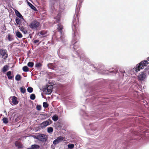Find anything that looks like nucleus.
Listing matches in <instances>:
<instances>
[{"label": "nucleus", "mask_w": 149, "mask_h": 149, "mask_svg": "<svg viewBox=\"0 0 149 149\" xmlns=\"http://www.w3.org/2000/svg\"><path fill=\"white\" fill-rule=\"evenodd\" d=\"M78 17V15L77 13L76 14V18L77 19ZM78 20H77L76 17L74 16L73 18L72 25V41L71 45H70V48H72L74 52L80 58V60L85 61L86 63H89V59L87 58L83 53V52L81 49L78 50L79 48V42L78 40L79 38V36L77 31V29Z\"/></svg>", "instance_id": "nucleus-1"}, {"label": "nucleus", "mask_w": 149, "mask_h": 149, "mask_svg": "<svg viewBox=\"0 0 149 149\" xmlns=\"http://www.w3.org/2000/svg\"><path fill=\"white\" fill-rule=\"evenodd\" d=\"M148 63L146 60H143L141 61L139 63L136 64L133 68V70L136 72H138L146 67Z\"/></svg>", "instance_id": "nucleus-2"}, {"label": "nucleus", "mask_w": 149, "mask_h": 149, "mask_svg": "<svg viewBox=\"0 0 149 149\" xmlns=\"http://www.w3.org/2000/svg\"><path fill=\"white\" fill-rule=\"evenodd\" d=\"M34 138L43 143H45L47 141L48 137L46 134H42L35 136Z\"/></svg>", "instance_id": "nucleus-3"}, {"label": "nucleus", "mask_w": 149, "mask_h": 149, "mask_svg": "<svg viewBox=\"0 0 149 149\" xmlns=\"http://www.w3.org/2000/svg\"><path fill=\"white\" fill-rule=\"evenodd\" d=\"M148 66L146 68L144 69V71L141 72V74H139L138 77L139 80H144L146 77V74H149V71L148 70Z\"/></svg>", "instance_id": "nucleus-4"}, {"label": "nucleus", "mask_w": 149, "mask_h": 149, "mask_svg": "<svg viewBox=\"0 0 149 149\" xmlns=\"http://www.w3.org/2000/svg\"><path fill=\"white\" fill-rule=\"evenodd\" d=\"M63 29V26L62 25L60 24H58L57 29L60 32L61 34L60 37V40L63 42L65 41V36L62 34V29Z\"/></svg>", "instance_id": "nucleus-5"}, {"label": "nucleus", "mask_w": 149, "mask_h": 149, "mask_svg": "<svg viewBox=\"0 0 149 149\" xmlns=\"http://www.w3.org/2000/svg\"><path fill=\"white\" fill-rule=\"evenodd\" d=\"M83 113V116L84 118L86 120H89L90 119H93V118H92L91 117L93 116L91 112H89L88 113H86L83 110H81V113Z\"/></svg>", "instance_id": "nucleus-6"}, {"label": "nucleus", "mask_w": 149, "mask_h": 149, "mask_svg": "<svg viewBox=\"0 0 149 149\" xmlns=\"http://www.w3.org/2000/svg\"><path fill=\"white\" fill-rule=\"evenodd\" d=\"M40 25V23L36 20H33L31 22L29 26L30 28L32 29H36Z\"/></svg>", "instance_id": "nucleus-7"}, {"label": "nucleus", "mask_w": 149, "mask_h": 149, "mask_svg": "<svg viewBox=\"0 0 149 149\" xmlns=\"http://www.w3.org/2000/svg\"><path fill=\"white\" fill-rule=\"evenodd\" d=\"M52 121L50 119H48L42 122L40 124L41 128H45L47 126L49 125L52 123Z\"/></svg>", "instance_id": "nucleus-8"}, {"label": "nucleus", "mask_w": 149, "mask_h": 149, "mask_svg": "<svg viewBox=\"0 0 149 149\" xmlns=\"http://www.w3.org/2000/svg\"><path fill=\"white\" fill-rule=\"evenodd\" d=\"M95 90L93 89L92 87H90L86 91L85 95L86 96H90L95 93Z\"/></svg>", "instance_id": "nucleus-9"}, {"label": "nucleus", "mask_w": 149, "mask_h": 149, "mask_svg": "<svg viewBox=\"0 0 149 149\" xmlns=\"http://www.w3.org/2000/svg\"><path fill=\"white\" fill-rule=\"evenodd\" d=\"M63 140L64 138L63 137L61 136H59L54 141L53 144L54 145H56Z\"/></svg>", "instance_id": "nucleus-10"}, {"label": "nucleus", "mask_w": 149, "mask_h": 149, "mask_svg": "<svg viewBox=\"0 0 149 149\" xmlns=\"http://www.w3.org/2000/svg\"><path fill=\"white\" fill-rule=\"evenodd\" d=\"M6 50L5 49H1L0 50V54L4 58H6L8 57V54H6Z\"/></svg>", "instance_id": "nucleus-11"}, {"label": "nucleus", "mask_w": 149, "mask_h": 149, "mask_svg": "<svg viewBox=\"0 0 149 149\" xmlns=\"http://www.w3.org/2000/svg\"><path fill=\"white\" fill-rule=\"evenodd\" d=\"M52 89L53 86L52 85L48 86L45 89V90H47V94L48 95L50 94L52 91Z\"/></svg>", "instance_id": "nucleus-12"}, {"label": "nucleus", "mask_w": 149, "mask_h": 149, "mask_svg": "<svg viewBox=\"0 0 149 149\" xmlns=\"http://www.w3.org/2000/svg\"><path fill=\"white\" fill-rule=\"evenodd\" d=\"M15 12L16 16L20 19H22L23 20H24V19L21 14L16 10H15Z\"/></svg>", "instance_id": "nucleus-13"}, {"label": "nucleus", "mask_w": 149, "mask_h": 149, "mask_svg": "<svg viewBox=\"0 0 149 149\" xmlns=\"http://www.w3.org/2000/svg\"><path fill=\"white\" fill-rule=\"evenodd\" d=\"M26 27H25L23 26H21L19 28V29L24 34H27L28 33V31L26 30Z\"/></svg>", "instance_id": "nucleus-14"}, {"label": "nucleus", "mask_w": 149, "mask_h": 149, "mask_svg": "<svg viewBox=\"0 0 149 149\" xmlns=\"http://www.w3.org/2000/svg\"><path fill=\"white\" fill-rule=\"evenodd\" d=\"M59 6L60 9L64 10L65 8V2L64 1H60Z\"/></svg>", "instance_id": "nucleus-15"}, {"label": "nucleus", "mask_w": 149, "mask_h": 149, "mask_svg": "<svg viewBox=\"0 0 149 149\" xmlns=\"http://www.w3.org/2000/svg\"><path fill=\"white\" fill-rule=\"evenodd\" d=\"M40 146L37 144L32 145L31 146L27 149H38L40 148Z\"/></svg>", "instance_id": "nucleus-16"}, {"label": "nucleus", "mask_w": 149, "mask_h": 149, "mask_svg": "<svg viewBox=\"0 0 149 149\" xmlns=\"http://www.w3.org/2000/svg\"><path fill=\"white\" fill-rule=\"evenodd\" d=\"M12 102L14 105H16L18 103V102L17 100V98L15 96H13L12 98Z\"/></svg>", "instance_id": "nucleus-17"}, {"label": "nucleus", "mask_w": 149, "mask_h": 149, "mask_svg": "<svg viewBox=\"0 0 149 149\" xmlns=\"http://www.w3.org/2000/svg\"><path fill=\"white\" fill-rule=\"evenodd\" d=\"M96 99L95 98L94 96H93L91 97V99H90L89 98L87 99L86 100V102H89L90 103H91V104L92 102L94 100H96Z\"/></svg>", "instance_id": "nucleus-18"}, {"label": "nucleus", "mask_w": 149, "mask_h": 149, "mask_svg": "<svg viewBox=\"0 0 149 149\" xmlns=\"http://www.w3.org/2000/svg\"><path fill=\"white\" fill-rule=\"evenodd\" d=\"M61 17V14L60 13H58V14L56 16L54 17V18L56 19V21L57 23H58L60 22V18Z\"/></svg>", "instance_id": "nucleus-19"}, {"label": "nucleus", "mask_w": 149, "mask_h": 149, "mask_svg": "<svg viewBox=\"0 0 149 149\" xmlns=\"http://www.w3.org/2000/svg\"><path fill=\"white\" fill-rule=\"evenodd\" d=\"M27 4H28L29 6H30V7L31 8L34 10H36V8L31 3L29 2L27 0H26Z\"/></svg>", "instance_id": "nucleus-20"}, {"label": "nucleus", "mask_w": 149, "mask_h": 149, "mask_svg": "<svg viewBox=\"0 0 149 149\" xmlns=\"http://www.w3.org/2000/svg\"><path fill=\"white\" fill-rule=\"evenodd\" d=\"M15 145L19 148H22L23 147V145L18 142H16Z\"/></svg>", "instance_id": "nucleus-21"}, {"label": "nucleus", "mask_w": 149, "mask_h": 149, "mask_svg": "<svg viewBox=\"0 0 149 149\" xmlns=\"http://www.w3.org/2000/svg\"><path fill=\"white\" fill-rule=\"evenodd\" d=\"M8 40L9 41H11L14 40V39L13 36L10 34H8L7 36Z\"/></svg>", "instance_id": "nucleus-22"}, {"label": "nucleus", "mask_w": 149, "mask_h": 149, "mask_svg": "<svg viewBox=\"0 0 149 149\" xmlns=\"http://www.w3.org/2000/svg\"><path fill=\"white\" fill-rule=\"evenodd\" d=\"M111 69L113 70L109 71V72L112 73L113 75L116 74L118 72V70L116 69H114L113 68H111Z\"/></svg>", "instance_id": "nucleus-23"}, {"label": "nucleus", "mask_w": 149, "mask_h": 149, "mask_svg": "<svg viewBox=\"0 0 149 149\" xmlns=\"http://www.w3.org/2000/svg\"><path fill=\"white\" fill-rule=\"evenodd\" d=\"M11 71H9L6 73V75L8 76V78L9 79H11L13 77L11 76Z\"/></svg>", "instance_id": "nucleus-24"}, {"label": "nucleus", "mask_w": 149, "mask_h": 149, "mask_svg": "<svg viewBox=\"0 0 149 149\" xmlns=\"http://www.w3.org/2000/svg\"><path fill=\"white\" fill-rule=\"evenodd\" d=\"M23 21L22 19L21 20L20 19L18 18L17 17H16L15 19V22L18 25L20 24Z\"/></svg>", "instance_id": "nucleus-25"}, {"label": "nucleus", "mask_w": 149, "mask_h": 149, "mask_svg": "<svg viewBox=\"0 0 149 149\" xmlns=\"http://www.w3.org/2000/svg\"><path fill=\"white\" fill-rule=\"evenodd\" d=\"M16 36L19 38H21L22 37V34L19 31H17L16 32Z\"/></svg>", "instance_id": "nucleus-26"}, {"label": "nucleus", "mask_w": 149, "mask_h": 149, "mask_svg": "<svg viewBox=\"0 0 149 149\" xmlns=\"http://www.w3.org/2000/svg\"><path fill=\"white\" fill-rule=\"evenodd\" d=\"M8 65H6L4 66L2 68V71L3 72H6L8 69Z\"/></svg>", "instance_id": "nucleus-27"}, {"label": "nucleus", "mask_w": 149, "mask_h": 149, "mask_svg": "<svg viewBox=\"0 0 149 149\" xmlns=\"http://www.w3.org/2000/svg\"><path fill=\"white\" fill-rule=\"evenodd\" d=\"M53 128L52 127H49L47 128V132L49 134H51L53 132Z\"/></svg>", "instance_id": "nucleus-28"}, {"label": "nucleus", "mask_w": 149, "mask_h": 149, "mask_svg": "<svg viewBox=\"0 0 149 149\" xmlns=\"http://www.w3.org/2000/svg\"><path fill=\"white\" fill-rule=\"evenodd\" d=\"M52 120L54 121H57L58 119V117L57 115L56 114L54 115L52 117Z\"/></svg>", "instance_id": "nucleus-29"}, {"label": "nucleus", "mask_w": 149, "mask_h": 149, "mask_svg": "<svg viewBox=\"0 0 149 149\" xmlns=\"http://www.w3.org/2000/svg\"><path fill=\"white\" fill-rule=\"evenodd\" d=\"M21 78L20 75L17 74L15 76V79L17 81H19L21 79Z\"/></svg>", "instance_id": "nucleus-30"}, {"label": "nucleus", "mask_w": 149, "mask_h": 149, "mask_svg": "<svg viewBox=\"0 0 149 149\" xmlns=\"http://www.w3.org/2000/svg\"><path fill=\"white\" fill-rule=\"evenodd\" d=\"M20 89V91L22 93H24L26 92V89L24 86L21 87Z\"/></svg>", "instance_id": "nucleus-31"}, {"label": "nucleus", "mask_w": 149, "mask_h": 149, "mask_svg": "<svg viewBox=\"0 0 149 149\" xmlns=\"http://www.w3.org/2000/svg\"><path fill=\"white\" fill-rule=\"evenodd\" d=\"M22 70L24 72H28L29 71V68L26 66H25L23 67Z\"/></svg>", "instance_id": "nucleus-32"}, {"label": "nucleus", "mask_w": 149, "mask_h": 149, "mask_svg": "<svg viewBox=\"0 0 149 149\" xmlns=\"http://www.w3.org/2000/svg\"><path fill=\"white\" fill-rule=\"evenodd\" d=\"M27 65L30 68H32L34 65V63L31 62H29L27 63Z\"/></svg>", "instance_id": "nucleus-33"}, {"label": "nucleus", "mask_w": 149, "mask_h": 149, "mask_svg": "<svg viewBox=\"0 0 149 149\" xmlns=\"http://www.w3.org/2000/svg\"><path fill=\"white\" fill-rule=\"evenodd\" d=\"M27 91L29 93H31L33 91V88L31 87H28L27 89Z\"/></svg>", "instance_id": "nucleus-34"}, {"label": "nucleus", "mask_w": 149, "mask_h": 149, "mask_svg": "<svg viewBox=\"0 0 149 149\" xmlns=\"http://www.w3.org/2000/svg\"><path fill=\"white\" fill-rule=\"evenodd\" d=\"M68 149H72V148L74 147V145L73 144H69L68 145Z\"/></svg>", "instance_id": "nucleus-35"}, {"label": "nucleus", "mask_w": 149, "mask_h": 149, "mask_svg": "<svg viewBox=\"0 0 149 149\" xmlns=\"http://www.w3.org/2000/svg\"><path fill=\"white\" fill-rule=\"evenodd\" d=\"M30 98L31 99L33 100L36 98V95L34 94H32L30 96Z\"/></svg>", "instance_id": "nucleus-36"}, {"label": "nucleus", "mask_w": 149, "mask_h": 149, "mask_svg": "<svg viewBox=\"0 0 149 149\" xmlns=\"http://www.w3.org/2000/svg\"><path fill=\"white\" fill-rule=\"evenodd\" d=\"M43 106L45 108H47L49 106L47 102H44L43 103Z\"/></svg>", "instance_id": "nucleus-37"}, {"label": "nucleus", "mask_w": 149, "mask_h": 149, "mask_svg": "<svg viewBox=\"0 0 149 149\" xmlns=\"http://www.w3.org/2000/svg\"><path fill=\"white\" fill-rule=\"evenodd\" d=\"M3 123L6 124L8 123V119L7 118L4 117L3 118Z\"/></svg>", "instance_id": "nucleus-38"}, {"label": "nucleus", "mask_w": 149, "mask_h": 149, "mask_svg": "<svg viewBox=\"0 0 149 149\" xmlns=\"http://www.w3.org/2000/svg\"><path fill=\"white\" fill-rule=\"evenodd\" d=\"M42 66V64L40 63H37L35 65V67L36 68L41 67Z\"/></svg>", "instance_id": "nucleus-39"}, {"label": "nucleus", "mask_w": 149, "mask_h": 149, "mask_svg": "<svg viewBox=\"0 0 149 149\" xmlns=\"http://www.w3.org/2000/svg\"><path fill=\"white\" fill-rule=\"evenodd\" d=\"M96 130L95 129L91 128V130L89 132V133L90 134H94L95 133H93L92 132H94V131H95Z\"/></svg>", "instance_id": "nucleus-40"}, {"label": "nucleus", "mask_w": 149, "mask_h": 149, "mask_svg": "<svg viewBox=\"0 0 149 149\" xmlns=\"http://www.w3.org/2000/svg\"><path fill=\"white\" fill-rule=\"evenodd\" d=\"M46 32L45 31H40L39 33L40 34L42 35H44L46 34Z\"/></svg>", "instance_id": "nucleus-41"}, {"label": "nucleus", "mask_w": 149, "mask_h": 149, "mask_svg": "<svg viewBox=\"0 0 149 149\" xmlns=\"http://www.w3.org/2000/svg\"><path fill=\"white\" fill-rule=\"evenodd\" d=\"M36 109L38 111H40L41 109V106L40 105H37L36 107Z\"/></svg>", "instance_id": "nucleus-42"}, {"label": "nucleus", "mask_w": 149, "mask_h": 149, "mask_svg": "<svg viewBox=\"0 0 149 149\" xmlns=\"http://www.w3.org/2000/svg\"><path fill=\"white\" fill-rule=\"evenodd\" d=\"M47 66L49 68L51 69H53V68L52 67V64L51 63H49L47 64Z\"/></svg>", "instance_id": "nucleus-43"}, {"label": "nucleus", "mask_w": 149, "mask_h": 149, "mask_svg": "<svg viewBox=\"0 0 149 149\" xmlns=\"http://www.w3.org/2000/svg\"><path fill=\"white\" fill-rule=\"evenodd\" d=\"M50 6L51 7V8L52 9V11L54 12V10H55V9L54 8V7L53 6V5L51 4L50 5Z\"/></svg>", "instance_id": "nucleus-44"}, {"label": "nucleus", "mask_w": 149, "mask_h": 149, "mask_svg": "<svg viewBox=\"0 0 149 149\" xmlns=\"http://www.w3.org/2000/svg\"><path fill=\"white\" fill-rule=\"evenodd\" d=\"M41 115L44 117H47V114L46 113H42L41 114Z\"/></svg>", "instance_id": "nucleus-45"}, {"label": "nucleus", "mask_w": 149, "mask_h": 149, "mask_svg": "<svg viewBox=\"0 0 149 149\" xmlns=\"http://www.w3.org/2000/svg\"><path fill=\"white\" fill-rule=\"evenodd\" d=\"M39 42V40H36L34 41V43H36Z\"/></svg>", "instance_id": "nucleus-46"}, {"label": "nucleus", "mask_w": 149, "mask_h": 149, "mask_svg": "<svg viewBox=\"0 0 149 149\" xmlns=\"http://www.w3.org/2000/svg\"><path fill=\"white\" fill-rule=\"evenodd\" d=\"M84 126L85 129L86 130V132H88L87 130V128L86 127V126L85 125Z\"/></svg>", "instance_id": "nucleus-47"}, {"label": "nucleus", "mask_w": 149, "mask_h": 149, "mask_svg": "<svg viewBox=\"0 0 149 149\" xmlns=\"http://www.w3.org/2000/svg\"><path fill=\"white\" fill-rule=\"evenodd\" d=\"M147 60L148 61H149V57H147Z\"/></svg>", "instance_id": "nucleus-48"}, {"label": "nucleus", "mask_w": 149, "mask_h": 149, "mask_svg": "<svg viewBox=\"0 0 149 149\" xmlns=\"http://www.w3.org/2000/svg\"><path fill=\"white\" fill-rule=\"evenodd\" d=\"M91 123H90V124H89V126H90V127L91 126Z\"/></svg>", "instance_id": "nucleus-49"}, {"label": "nucleus", "mask_w": 149, "mask_h": 149, "mask_svg": "<svg viewBox=\"0 0 149 149\" xmlns=\"http://www.w3.org/2000/svg\"><path fill=\"white\" fill-rule=\"evenodd\" d=\"M83 107H85H85H86L85 106H84V105H83Z\"/></svg>", "instance_id": "nucleus-50"}, {"label": "nucleus", "mask_w": 149, "mask_h": 149, "mask_svg": "<svg viewBox=\"0 0 149 149\" xmlns=\"http://www.w3.org/2000/svg\"><path fill=\"white\" fill-rule=\"evenodd\" d=\"M123 72V73H124V72H125V71H124Z\"/></svg>", "instance_id": "nucleus-51"}, {"label": "nucleus", "mask_w": 149, "mask_h": 149, "mask_svg": "<svg viewBox=\"0 0 149 149\" xmlns=\"http://www.w3.org/2000/svg\"><path fill=\"white\" fill-rule=\"evenodd\" d=\"M30 38H31V36L30 37Z\"/></svg>", "instance_id": "nucleus-52"}, {"label": "nucleus", "mask_w": 149, "mask_h": 149, "mask_svg": "<svg viewBox=\"0 0 149 149\" xmlns=\"http://www.w3.org/2000/svg\"><path fill=\"white\" fill-rule=\"evenodd\" d=\"M55 1H57L58 0H55Z\"/></svg>", "instance_id": "nucleus-53"}]
</instances>
